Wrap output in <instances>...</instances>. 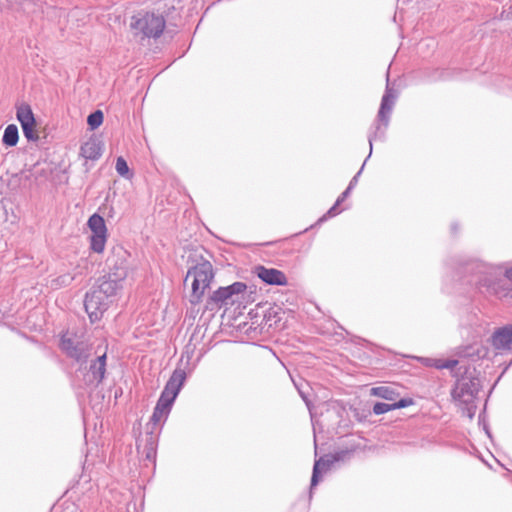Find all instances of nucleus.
<instances>
[{
  "instance_id": "nucleus-31",
  "label": "nucleus",
  "mask_w": 512,
  "mask_h": 512,
  "mask_svg": "<svg viewBox=\"0 0 512 512\" xmlns=\"http://www.w3.org/2000/svg\"><path fill=\"white\" fill-rule=\"evenodd\" d=\"M364 165H365V163L362 165V167H361V169L358 171V173H357V174H356V175L351 179V181H350V183H349V185H348L350 188H352V189H353V188L356 186V184H357V182H358V177H359V175L361 174V172H362V170H363V168H364Z\"/></svg>"
},
{
  "instance_id": "nucleus-37",
  "label": "nucleus",
  "mask_w": 512,
  "mask_h": 512,
  "mask_svg": "<svg viewBox=\"0 0 512 512\" xmlns=\"http://www.w3.org/2000/svg\"><path fill=\"white\" fill-rule=\"evenodd\" d=\"M352 188H350L349 186L346 188V190L342 193V195H344V197H348V195L350 194Z\"/></svg>"
},
{
  "instance_id": "nucleus-32",
  "label": "nucleus",
  "mask_w": 512,
  "mask_h": 512,
  "mask_svg": "<svg viewBox=\"0 0 512 512\" xmlns=\"http://www.w3.org/2000/svg\"><path fill=\"white\" fill-rule=\"evenodd\" d=\"M380 128H381L380 124H377L375 127V132L373 134H369V136H368V140H369L371 149H372V142H373L374 138L376 137L377 132L380 130Z\"/></svg>"
},
{
  "instance_id": "nucleus-27",
  "label": "nucleus",
  "mask_w": 512,
  "mask_h": 512,
  "mask_svg": "<svg viewBox=\"0 0 512 512\" xmlns=\"http://www.w3.org/2000/svg\"><path fill=\"white\" fill-rule=\"evenodd\" d=\"M115 169L120 176H127L129 173L128 164L121 156L116 159Z\"/></svg>"
},
{
  "instance_id": "nucleus-9",
  "label": "nucleus",
  "mask_w": 512,
  "mask_h": 512,
  "mask_svg": "<svg viewBox=\"0 0 512 512\" xmlns=\"http://www.w3.org/2000/svg\"><path fill=\"white\" fill-rule=\"evenodd\" d=\"M185 380H186L185 370L181 369V368H176L173 371L172 375L170 376L169 380L167 381L159 398L167 400L170 404L173 405Z\"/></svg>"
},
{
  "instance_id": "nucleus-19",
  "label": "nucleus",
  "mask_w": 512,
  "mask_h": 512,
  "mask_svg": "<svg viewBox=\"0 0 512 512\" xmlns=\"http://www.w3.org/2000/svg\"><path fill=\"white\" fill-rule=\"evenodd\" d=\"M16 116L21 126L35 124L34 114L28 104H21L18 106Z\"/></svg>"
},
{
  "instance_id": "nucleus-13",
  "label": "nucleus",
  "mask_w": 512,
  "mask_h": 512,
  "mask_svg": "<svg viewBox=\"0 0 512 512\" xmlns=\"http://www.w3.org/2000/svg\"><path fill=\"white\" fill-rule=\"evenodd\" d=\"M254 273L266 284L279 286L287 284L286 275L278 269L258 265L254 268Z\"/></svg>"
},
{
  "instance_id": "nucleus-1",
  "label": "nucleus",
  "mask_w": 512,
  "mask_h": 512,
  "mask_svg": "<svg viewBox=\"0 0 512 512\" xmlns=\"http://www.w3.org/2000/svg\"><path fill=\"white\" fill-rule=\"evenodd\" d=\"M467 270L471 272L470 282L487 295L506 297L510 293L509 282L512 283V267L503 270L501 267L483 263H469Z\"/></svg>"
},
{
  "instance_id": "nucleus-17",
  "label": "nucleus",
  "mask_w": 512,
  "mask_h": 512,
  "mask_svg": "<svg viewBox=\"0 0 512 512\" xmlns=\"http://www.w3.org/2000/svg\"><path fill=\"white\" fill-rule=\"evenodd\" d=\"M412 404V399L409 398H402L399 401L393 402V403H383V402H377L373 406V413L375 415H381L384 413H387L389 411L405 408Z\"/></svg>"
},
{
  "instance_id": "nucleus-22",
  "label": "nucleus",
  "mask_w": 512,
  "mask_h": 512,
  "mask_svg": "<svg viewBox=\"0 0 512 512\" xmlns=\"http://www.w3.org/2000/svg\"><path fill=\"white\" fill-rule=\"evenodd\" d=\"M156 447L157 441L156 438L150 433V436L147 437L146 443L144 446L143 453H145V457L147 460L154 462L156 458Z\"/></svg>"
},
{
  "instance_id": "nucleus-33",
  "label": "nucleus",
  "mask_w": 512,
  "mask_h": 512,
  "mask_svg": "<svg viewBox=\"0 0 512 512\" xmlns=\"http://www.w3.org/2000/svg\"><path fill=\"white\" fill-rule=\"evenodd\" d=\"M339 213L338 211V205L336 203L328 210L327 216L334 217Z\"/></svg>"
},
{
  "instance_id": "nucleus-26",
  "label": "nucleus",
  "mask_w": 512,
  "mask_h": 512,
  "mask_svg": "<svg viewBox=\"0 0 512 512\" xmlns=\"http://www.w3.org/2000/svg\"><path fill=\"white\" fill-rule=\"evenodd\" d=\"M21 127L23 130V134L27 138V140H29V141H37L38 140L39 136H38L37 132L35 131V124H27V125H24Z\"/></svg>"
},
{
  "instance_id": "nucleus-24",
  "label": "nucleus",
  "mask_w": 512,
  "mask_h": 512,
  "mask_svg": "<svg viewBox=\"0 0 512 512\" xmlns=\"http://www.w3.org/2000/svg\"><path fill=\"white\" fill-rule=\"evenodd\" d=\"M426 364L436 367L438 369H453L457 364V360H441V359H426Z\"/></svg>"
},
{
  "instance_id": "nucleus-14",
  "label": "nucleus",
  "mask_w": 512,
  "mask_h": 512,
  "mask_svg": "<svg viewBox=\"0 0 512 512\" xmlns=\"http://www.w3.org/2000/svg\"><path fill=\"white\" fill-rule=\"evenodd\" d=\"M103 152L102 141L96 137L89 138L80 147V155L86 160L95 161L99 159Z\"/></svg>"
},
{
  "instance_id": "nucleus-25",
  "label": "nucleus",
  "mask_w": 512,
  "mask_h": 512,
  "mask_svg": "<svg viewBox=\"0 0 512 512\" xmlns=\"http://www.w3.org/2000/svg\"><path fill=\"white\" fill-rule=\"evenodd\" d=\"M103 122V113L101 110H96L91 113L87 118V123L92 130L97 129Z\"/></svg>"
},
{
  "instance_id": "nucleus-28",
  "label": "nucleus",
  "mask_w": 512,
  "mask_h": 512,
  "mask_svg": "<svg viewBox=\"0 0 512 512\" xmlns=\"http://www.w3.org/2000/svg\"><path fill=\"white\" fill-rule=\"evenodd\" d=\"M168 417V414L162 410H160V408H154V411L152 413V416L150 418V422L153 423L154 425H157L161 422H164Z\"/></svg>"
},
{
  "instance_id": "nucleus-15",
  "label": "nucleus",
  "mask_w": 512,
  "mask_h": 512,
  "mask_svg": "<svg viewBox=\"0 0 512 512\" xmlns=\"http://www.w3.org/2000/svg\"><path fill=\"white\" fill-rule=\"evenodd\" d=\"M340 459L339 456H325L321 457L318 460L315 461L313 466V472L311 477V486H310V493L312 492V489L318 484L320 480V471L328 470L330 466L338 461Z\"/></svg>"
},
{
  "instance_id": "nucleus-20",
  "label": "nucleus",
  "mask_w": 512,
  "mask_h": 512,
  "mask_svg": "<svg viewBox=\"0 0 512 512\" xmlns=\"http://www.w3.org/2000/svg\"><path fill=\"white\" fill-rule=\"evenodd\" d=\"M18 140L19 132L17 126L15 124L8 125L4 130L3 143L6 146L13 147L18 143Z\"/></svg>"
},
{
  "instance_id": "nucleus-8",
  "label": "nucleus",
  "mask_w": 512,
  "mask_h": 512,
  "mask_svg": "<svg viewBox=\"0 0 512 512\" xmlns=\"http://www.w3.org/2000/svg\"><path fill=\"white\" fill-rule=\"evenodd\" d=\"M480 390V381L477 378H462L457 381L452 390V397L464 404H470Z\"/></svg>"
},
{
  "instance_id": "nucleus-4",
  "label": "nucleus",
  "mask_w": 512,
  "mask_h": 512,
  "mask_svg": "<svg viewBox=\"0 0 512 512\" xmlns=\"http://www.w3.org/2000/svg\"><path fill=\"white\" fill-rule=\"evenodd\" d=\"M166 21L154 13H139L132 17L131 28L143 37L158 38L163 33Z\"/></svg>"
},
{
  "instance_id": "nucleus-23",
  "label": "nucleus",
  "mask_w": 512,
  "mask_h": 512,
  "mask_svg": "<svg viewBox=\"0 0 512 512\" xmlns=\"http://www.w3.org/2000/svg\"><path fill=\"white\" fill-rule=\"evenodd\" d=\"M74 280V276L71 275L70 273H65V274H62L54 279L51 280L50 282V287L52 289H60L62 287H66V286H69Z\"/></svg>"
},
{
  "instance_id": "nucleus-29",
  "label": "nucleus",
  "mask_w": 512,
  "mask_h": 512,
  "mask_svg": "<svg viewBox=\"0 0 512 512\" xmlns=\"http://www.w3.org/2000/svg\"><path fill=\"white\" fill-rule=\"evenodd\" d=\"M155 407L160 408V410L166 412L169 415L172 408V404H170L167 400L159 398Z\"/></svg>"
},
{
  "instance_id": "nucleus-35",
  "label": "nucleus",
  "mask_w": 512,
  "mask_h": 512,
  "mask_svg": "<svg viewBox=\"0 0 512 512\" xmlns=\"http://www.w3.org/2000/svg\"><path fill=\"white\" fill-rule=\"evenodd\" d=\"M113 254H117L119 256H123L126 254V251L122 247H115L113 248Z\"/></svg>"
},
{
  "instance_id": "nucleus-18",
  "label": "nucleus",
  "mask_w": 512,
  "mask_h": 512,
  "mask_svg": "<svg viewBox=\"0 0 512 512\" xmlns=\"http://www.w3.org/2000/svg\"><path fill=\"white\" fill-rule=\"evenodd\" d=\"M282 319V311L279 307L274 306L268 308L263 315V324L268 328L277 326Z\"/></svg>"
},
{
  "instance_id": "nucleus-12",
  "label": "nucleus",
  "mask_w": 512,
  "mask_h": 512,
  "mask_svg": "<svg viewBox=\"0 0 512 512\" xmlns=\"http://www.w3.org/2000/svg\"><path fill=\"white\" fill-rule=\"evenodd\" d=\"M397 98L396 91L390 87L389 84V74L387 73V84L384 95L382 96L380 109L378 111V121L384 125L386 128L389 124L390 114L395 104V100Z\"/></svg>"
},
{
  "instance_id": "nucleus-36",
  "label": "nucleus",
  "mask_w": 512,
  "mask_h": 512,
  "mask_svg": "<svg viewBox=\"0 0 512 512\" xmlns=\"http://www.w3.org/2000/svg\"><path fill=\"white\" fill-rule=\"evenodd\" d=\"M347 197H344V195H340L336 201V205H339L341 202H343Z\"/></svg>"
},
{
  "instance_id": "nucleus-3",
  "label": "nucleus",
  "mask_w": 512,
  "mask_h": 512,
  "mask_svg": "<svg viewBox=\"0 0 512 512\" xmlns=\"http://www.w3.org/2000/svg\"><path fill=\"white\" fill-rule=\"evenodd\" d=\"M110 269L112 270L111 267ZM113 270L114 271H111L108 275L98 279L95 285L111 302L117 292L122 289L123 282L127 277L126 261L122 259L119 263L116 262L113 266Z\"/></svg>"
},
{
  "instance_id": "nucleus-16",
  "label": "nucleus",
  "mask_w": 512,
  "mask_h": 512,
  "mask_svg": "<svg viewBox=\"0 0 512 512\" xmlns=\"http://www.w3.org/2000/svg\"><path fill=\"white\" fill-rule=\"evenodd\" d=\"M492 344L498 349H510L512 345V326H505L494 332Z\"/></svg>"
},
{
  "instance_id": "nucleus-30",
  "label": "nucleus",
  "mask_w": 512,
  "mask_h": 512,
  "mask_svg": "<svg viewBox=\"0 0 512 512\" xmlns=\"http://www.w3.org/2000/svg\"><path fill=\"white\" fill-rule=\"evenodd\" d=\"M295 387L297 388L298 392H299V395L300 397L303 399V401L305 402L306 406L308 407V409L310 410V405H311V402L310 400L308 399V396L307 394L304 392V390L302 389L301 386H299L297 383H295Z\"/></svg>"
},
{
  "instance_id": "nucleus-10",
  "label": "nucleus",
  "mask_w": 512,
  "mask_h": 512,
  "mask_svg": "<svg viewBox=\"0 0 512 512\" xmlns=\"http://www.w3.org/2000/svg\"><path fill=\"white\" fill-rule=\"evenodd\" d=\"M247 285L243 282H234L233 284L226 287H219L217 290L213 292L210 299L212 302L218 305L227 304L229 300L233 302L236 299H233L234 296H238L243 294L246 291Z\"/></svg>"
},
{
  "instance_id": "nucleus-2",
  "label": "nucleus",
  "mask_w": 512,
  "mask_h": 512,
  "mask_svg": "<svg viewBox=\"0 0 512 512\" xmlns=\"http://www.w3.org/2000/svg\"><path fill=\"white\" fill-rule=\"evenodd\" d=\"M213 278V266L208 260H201L188 269L184 282L186 283L192 279V293L190 299L192 304L200 302L205 290L209 288Z\"/></svg>"
},
{
  "instance_id": "nucleus-11",
  "label": "nucleus",
  "mask_w": 512,
  "mask_h": 512,
  "mask_svg": "<svg viewBox=\"0 0 512 512\" xmlns=\"http://www.w3.org/2000/svg\"><path fill=\"white\" fill-rule=\"evenodd\" d=\"M106 372V354L98 356L89 366V370L84 374V384L87 387H96L104 379Z\"/></svg>"
},
{
  "instance_id": "nucleus-6",
  "label": "nucleus",
  "mask_w": 512,
  "mask_h": 512,
  "mask_svg": "<svg viewBox=\"0 0 512 512\" xmlns=\"http://www.w3.org/2000/svg\"><path fill=\"white\" fill-rule=\"evenodd\" d=\"M111 301L104 296L96 286H93L85 295L84 307L91 320H99L103 313L108 309Z\"/></svg>"
},
{
  "instance_id": "nucleus-5",
  "label": "nucleus",
  "mask_w": 512,
  "mask_h": 512,
  "mask_svg": "<svg viewBox=\"0 0 512 512\" xmlns=\"http://www.w3.org/2000/svg\"><path fill=\"white\" fill-rule=\"evenodd\" d=\"M60 347L68 357L80 364L86 363L92 349L91 345L82 337L68 332L61 336Z\"/></svg>"
},
{
  "instance_id": "nucleus-34",
  "label": "nucleus",
  "mask_w": 512,
  "mask_h": 512,
  "mask_svg": "<svg viewBox=\"0 0 512 512\" xmlns=\"http://www.w3.org/2000/svg\"><path fill=\"white\" fill-rule=\"evenodd\" d=\"M62 512H78V508L74 504L67 505Z\"/></svg>"
},
{
  "instance_id": "nucleus-7",
  "label": "nucleus",
  "mask_w": 512,
  "mask_h": 512,
  "mask_svg": "<svg viewBox=\"0 0 512 512\" xmlns=\"http://www.w3.org/2000/svg\"><path fill=\"white\" fill-rule=\"evenodd\" d=\"M87 225L91 230L90 248L95 253H102L107 241V227L104 218L97 213L91 215Z\"/></svg>"
},
{
  "instance_id": "nucleus-21",
  "label": "nucleus",
  "mask_w": 512,
  "mask_h": 512,
  "mask_svg": "<svg viewBox=\"0 0 512 512\" xmlns=\"http://www.w3.org/2000/svg\"><path fill=\"white\" fill-rule=\"evenodd\" d=\"M372 395L389 400L394 401L397 393L394 391L393 388L389 386H378L374 387L371 390Z\"/></svg>"
}]
</instances>
